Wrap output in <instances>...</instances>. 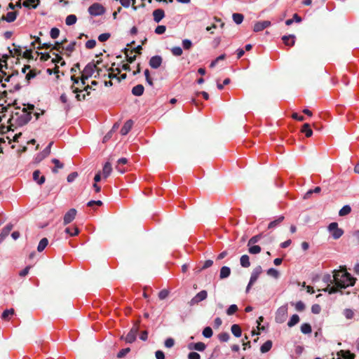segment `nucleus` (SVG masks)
<instances>
[{
	"instance_id": "f257e3e1",
	"label": "nucleus",
	"mask_w": 359,
	"mask_h": 359,
	"mask_svg": "<svg viewBox=\"0 0 359 359\" xmlns=\"http://www.w3.org/2000/svg\"><path fill=\"white\" fill-rule=\"evenodd\" d=\"M333 280L335 286L330 287V284L323 290L330 294L337 292L339 288H346L348 286H353L355 284V279L353 278L346 271H334Z\"/></svg>"
},
{
	"instance_id": "f03ea898",
	"label": "nucleus",
	"mask_w": 359,
	"mask_h": 359,
	"mask_svg": "<svg viewBox=\"0 0 359 359\" xmlns=\"http://www.w3.org/2000/svg\"><path fill=\"white\" fill-rule=\"evenodd\" d=\"M32 118L30 112L24 107L21 111H15L13 113L11 118L8 119V123L12 126L11 121H14L16 126H23L29 123Z\"/></svg>"
},
{
	"instance_id": "7ed1b4c3",
	"label": "nucleus",
	"mask_w": 359,
	"mask_h": 359,
	"mask_svg": "<svg viewBox=\"0 0 359 359\" xmlns=\"http://www.w3.org/2000/svg\"><path fill=\"white\" fill-rule=\"evenodd\" d=\"M140 320H137L133 325V327L130 329L126 337H125V341L127 343H133L135 341L137 334L139 332V326H140Z\"/></svg>"
},
{
	"instance_id": "20e7f679",
	"label": "nucleus",
	"mask_w": 359,
	"mask_h": 359,
	"mask_svg": "<svg viewBox=\"0 0 359 359\" xmlns=\"http://www.w3.org/2000/svg\"><path fill=\"white\" fill-rule=\"evenodd\" d=\"M287 305H283L279 307L276 311L275 320L278 323H284L287 317Z\"/></svg>"
},
{
	"instance_id": "39448f33",
	"label": "nucleus",
	"mask_w": 359,
	"mask_h": 359,
	"mask_svg": "<svg viewBox=\"0 0 359 359\" xmlns=\"http://www.w3.org/2000/svg\"><path fill=\"white\" fill-rule=\"evenodd\" d=\"M327 229L332 238L335 240L339 239L344 234V230L339 228L338 223L337 222L330 223Z\"/></svg>"
},
{
	"instance_id": "423d86ee",
	"label": "nucleus",
	"mask_w": 359,
	"mask_h": 359,
	"mask_svg": "<svg viewBox=\"0 0 359 359\" xmlns=\"http://www.w3.org/2000/svg\"><path fill=\"white\" fill-rule=\"evenodd\" d=\"M262 273V269L261 266H257L253 269V271L251 273L250 282L246 288V292H249L251 286L257 281L259 275Z\"/></svg>"
},
{
	"instance_id": "0eeeda50",
	"label": "nucleus",
	"mask_w": 359,
	"mask_h": 359,
	"mask_svg": "<svg viewBox=\"0 0 359 359\" xmlns=\"http://www.w3.org/2000/svg\"><path fill=\"white\" fill-rule=\"evenodd\" d=\"M88 12L93 16L101 15L104 13L105 8L100 4L95 3L88 8Z\"/></svg>"
},
{
	"instance_id": "6e6552de",
	"label": "nucleus",
	"mask_w": 359,
	"mask_h": 359,
	"mask_svg": "<svg viewBox=\"0 0 359 359\" xmlns=\"http://www.w3.org/2000/svg\"><path fill=\"white\" fill-rule=\"evenodd\" d=\"M102 62V59L97 60L96 62H90L84 67L83 72L86 74V75L92 76L93 73L95 72L96 66L101 64Z\"/></svg>"
},
{
	"instance_id": "1a4fd4ad",
	"label": "nucleus",
	"mask_w": 359,
	"mask_h": 359,
	"mask_svg": "<svg viewBox=\"0 0 359 359\" xmlns=\"http://www.w3.org/2000/svg\"><path fill=\"white\" fill-rule=\"evenodd\" d=\"M208 297V292L206 290H201L197 293L189 302V306H194L198 304L199 302L205 300Z\"/></svg>"
},
{
	"instance_id": "9d476101",
	"label": "nucleus",
	"mask_w": 359,
	"mask_h": 359,
	"mask_svg": "<svg viewBox=\"0 0 359 359\" xmlns=\"http://www.w3.org/2000/svg\"><path fill=\"white\" fill-rule=\"evenodd\" d=\"M77 211L75 208L69 209L64 215L63 218V224L64 225H67L71 223L76 215Z\"/></svg>"
},
{
	"instance_id": "9b49d317",
	"label": "nucleus",
	"mask_w": 359,
	"mask_h": 359,
	"mask_svg": "<svg viewBox=\"0 0 359 359\" xmlns=\"http://www.w3.org/2000/svg\"><path fill=\"white\" fill-rule=\"evenodd\" d=\"M271 23L269 20H264L260 22H257L253 27V31L255 32H259L264 29L265 28L271 26Z\"/></svg>"
},
{
	"instance_id": "f8f14e48",
	"label": "nucleus",
	"mask_w": 359,
	"mask_h": 359,
	"mask_svg": "<svg viewBox=\"0 0 359 359\" xmlns=\"http://www.w3.org/2000/svg\"><path fill=\"white\" fill-rule=\"evenodd\" d=\"M162 60V57L159 55L153 56L149 60V65L151 68L157 69L161 65Z\"/></svg>"
},
{
	"instance_id": "ddd939ff",
	"label": "nucleus",
	"mask_w": 359,
	"mask_h": 359,
	"mask_svg": "<svg viewBox=\"0 0 359 359\" xmlns=\"http://www.w3.org/2000/svg\"><path fill=\"white\" fill-rule=\"evenodd\" d=\"M13 229V225L9 224L4 227L0 233V243L8 236Z\"/></svg>"
},
{
	"instance_id": "4468645a",
	"label": "nucleus",
	"mask_w": 359,
	"mask_h": 359,
	"mask_svg": "<svg viewBox=\"0 0 359 359\" xmlns=\"http://www.w3.org/2000/svg\"><path fill=\"white\" fill-rule=\"evenodd\" d=\"M154 20L156 22H159L164 17L165 13L163 9L158 8L153 11Z\"/></svg>"
},
{
	"instance_id": "2eb2a0df",
	"label": "nucleus",
	"mask_w": 359,
	"mask_h": 359,
	"mask_svg": "<svg viewBox=\"0 0 359 359\" xmlns=\"http://www.w3.org/2000/svg\"><path fill=\"white\" fill-rule=\"evenodd\" d=\"M41 172L39 170H36L33 172V180L39 185L43 184L45 182L46 177L44 175L40 177Z\"/></svg>"
},
{
	"instance_id": "dca6fc26",
	"label": "nucleus",
	"mask_w": 359,
	"mask_h": 359,
	"mask_svg": "<svg viewBox=\"0 0 359 359\" xmlns=\"http://www.w3.org/2000/svg\"><path fill=\"white\" fill-rule=\"evenodd\" d=\"M339 358L337 359H354L355 354L351 353L349 351H340L337 353Z\"/></svg>"
},
{
	"instance_id": "f3484780",
	"label": "nucleus",
	"mask_w": 359,
	"mask_h": 359,
	"mask_svg": "<svg viewBox=\"0 0 359 359\" xmlns=\"http://www.w3.org/2000/svg\"><path fill=\"white\" fill-rule=\"evenodd\" d=\"M133 125V121L132 120H128L123 127L121 129V133L122 135H127L129 131L131 130Z\"/></svg>"
},
{
	"instance_id": "a211bd4d",
	"label": "nucleus",
	"mask_w": 359,
	"mask_h": 359,
	"mask_svg": "<svg viewBox=\"0 0 359 359\" xmlns=\"http://www.w3.org/2000/svg\"><path fill=\"white\" fill-rule=\"evenodd\" d=\"M18 13L16 11L8 12L6 16L1 17L2 20H5L8 22H13L17 18Z\"/></svg>"
},
{
	"instance_id": "6ab92c4d",
	"label": "nucleus",
	"mask_w": 359,
	"mask_h": 359,
	"mask_svg": "<svg viewBox=\"0 0 359 359\" xmlns=\"http://www.w3.org/2000/svg\"><path fill=\"white\" fill-rule=\"evenodd\" d=\"M282 40L286 46H292L295 43V36L293 34L283 36Z\"/></svg>"
},
{
	"instance_id": "aec40b11",
	"label": "nucleus",
	"mask_w": 359,
	"mask_h": 359,
	"mask_svg": "<svg viewBox=\"0 0 359 359\" xmlns=\"http://www.w3.org/2000/svg\"><path fill=\"white\" fill-rule=\"evenodd\" d=\"M301 132L304 133L306 137H310L313 135V130L309 123H304L302 127Z\"/></svg>"
},
{
	"instance_id": "412c9836",
	"label": "nucleus",
	"mask_w": 359,
	"mask_h": 359,
	"mask_svg": "<svg viewBox=\"0 0 359 359\" xmlns=\"http://www.w3.org/2000/svg\"><path fill=\"white\" fill-rule=\"evenodd\" d=\"M285 219V217L283 215L278 216L276 219L271 222L268 225V229H273L278 226L281 222Z\"/></svg>"
},
{
	"instance_id": "4be33fe9",
	"label": "nucleus",
	"mask_w": 359,
	"mask_h": 359,
	"mask_svg": "<svg viewBox=\"0 0 359 359\" xmlns=\"http://www.w3.org/2000/svg\"><path fill=\"white\" fill-rule=\"evenodd\" d=\"M231 274V269L229 266H222L219 272V278L224 279L228 278Z\"/></svg>"
},
{
	"instance_id": "5701e85b",
	"label": "nucleus",
	"mask_w": 359,
	"mask_h": 359,
	"mask_svg": "<svg viewBox=\"0 0 359 359\" xmlns=\"http://www.w3.org/2000/svg\"><path fill=\"white\" fill-rule=\"evenodd\" d=\"M112 171V167L109 162H107L102 169V175L104 178H107Z\"/></svg>"
},
{
	"instance_id": "b1692460",
	"label": "nucleus",
	"mask_w": 359,
	"mask_h": 359,
	"mask_svg": "<svg viewBox=\"0 0 359 359\" xmlns=\"http://www.w3.org/2000/svg\"><path fill=\"white\" fill-rule=\"evenodd\" d=\"M144 86L142 84H138L133 88L132 93L135 96H141L144 93Z\"/></svg>"
},
{
	"instance_id": "393cba45",
	"label": "nucleus",
	"mask_w": 359,
	"mask_h": 359,
	"mask_svg": "<svg viewBox=\"0 0 359 359\" xmlns=\"http://www.w3.org/2000/svg\"><path fill=\"white\" fill-rule=\"evenodd\" d=\"M128 163V159L126 158H121L117 161V165L116 166V169L120 173H124L126 170L124 168H120V165H125Z\"/></svg>"
},
{
	"instance_id": "a878e982",
	"label": "nucleus",
	"mask_w": 359,
	"mask_h": 359,
	"mask_svg": "<svg viewBox=\"0 0 359 359\" xmlns=\"http://www.w3.org/2000/svg\"><path fill=\"white\" fill-rule=\"evenodd\" d=\"M231 331L232 332V334L236 337H240L241 336V334H242V330H241V327L237 325V324H233L231 327Z\"/></svg>"
},
{
	"instance_id": "bb28decb",
	"label": "nucleus",
	"mask_w": 359,
	"mask_h": 359,
	"mask_svg": "<svg viewBox=\"0 0 359 359\" xmlns=\"http://www.w3.org/2000/svg\"><path fill=\"white\" fill-rule=\"evenodd\" d=\"M271 347H272V341L271 340H267L260 347V351L262 353H265L271 350Z\"/></svg>"
},
{
	"instance_id": "cd10ccee",
	"label": "nucleus",
	"mask_w": 359,
	"mask_h": 359,
	"mask_svg": "<svg viewBox=\"0 0 359 359\" xmlns=\"http://www.w3.org/2000/svg\"><path fill=\"white\" fill-rule=\"evenodd\" d=\"M241 265L244 268H248L250 266V258L247 255H243L240 259Z\"/></svg>"
},
{
	"instance_id": "c85d7f7f",
	"label": "nucleus",
	"mask_w": 359,
	"mask_h": 359,
	"mask_svg": "<svg viewBox=\"0 0 359 359\" xmlns=\"http://www.w3.org/2000/svg\"><path fill=\"white\" fill-rule=\"evenodd\" d=\"M72 89L73 90V92L74 93H76V98L78 101L84 100L86 99V94H83V95L80 94V93H81L83 91L82 90H79L77 88H74V86H72Z\"/></svg>"
},
{
	"instance_id": "c756f323",
	"label": "nucleus",
	"mask_w": 359,
	"mask_h": 359,
	"mask_svg": "<svg viewBox=\"0 0 359 359\" xmlns=\"http://www.w3.org/2000/svg\"><path fill=\"white\" fill-rule=\"evenodd\" d=\"M48 239L46 238H42L39 241V243L37 247V250L39 252H42L46 248V247L48 245Z\"/></svg>"
},
{
	"instance_id": "7c9ffc66",
	"label": "nucleus",
	"mask_w": 359,
	"mask_h": 359,
	"mask_svg": "<svg viewBox=\"0 0 359 359\" xmlns=\"http://www.w3.org/2000/svg\"><path fill=\"white\" fill-rule=\"evenodd\" d=\"M299 321V317L297 314H294L292 316L290 320L287 323V325L290 327L294 326Z\"/></svg>"
},
{
	"instance_id": "2f4dec72",
	"label": "nucleus",
	"mask_w": 359,
	"mask_h": 359,
	"mask_svg": "<svg viewBox=\"0 0 359 359\" xmlns=\"http://www.w3.org/2000/svg\"><path fill=\"white\" fill-rule=\"evenodd\" d=\"M232 18L236 24L240 25L243 21L244 16L243 14L241 13H233L232 15Z\"/></svg>"
},
{
	"instance_id": "473e14b6",
	"label": "nucleus",
	"mask_w": 359,
	"mask_h": 359,
	"mask_svg": "<svg viewBox=\"0 0 359 359\" xmlns=\"http://www.w3.org/2000/svg\"><path fill=\"white\" fill-rule=\"evenodd\" d=\"M13 46H14L13 50L9 49L10 54L13 57V52L15 54H16L18 56H20L22 55V50L21 47L18 45H16L15 43H13Z\"/></svg>"
},
{
	"instance_id": "72a5a7b5",
	"label": "nucleus",
	"mask_w": 359,
	"mask_h": 359,
	"mask_svg": "<svg viewBox=\"0 0 359 359\" xmlns=\"http://www.w3.org/2000/svg\"><path fill=\"white\" fill-rule=\"evenodd\" d=\"M351 212V208L348 205H346L339 212V215L342 217L348 215Z\"/></svg>"
},
{
	"instance_id": "f704fd0d",
	"label": "nucleus",
	"mask_w": 359,
	"mask_h": 359,
	"mask_svg": "<svg viewBox=\"0 0 359 359\" xmlns=\"http://www.w3.org/2000/svg\"><path fill=\"white\" fill-rule=\"evenodd\" d=\"M248 247H249L248 252H249V253H250L252 255L259 254L262 250L260 246H259V245H252Z\"/></svg>"
},
{
	"instance_id": "c9c22d12",
	"label": "nucleus",
	"mask_w": 359,
	"mask_h": 359,
	"mask_svg": "<svg viewBox=\"0 0 359 359\" xmlns=\"http://www.w3.org/2000/svg\"><path fill=\"white\" fill-rule=\"evenodd\" d=\"M77 18L75 15H69L65 20V23L67 25H72L76 22Z\"/></svg>"
},
{
	"instance_id": "e433bc0d",
	"label": "nucleus",
	"mask_w": 359,
	"mask_h": 359,
	"mask_svg": "<svg viewBox=\"0 0 359 359\" xmlns=\"http://www.w3.org/2000/svg\"><path fill=\"white\" fill-rule=\"evenodd\" d=\"M301 332L303 334H310L312 332L311 326L309 323H304L301 325Z\"/></svg>"
},
{
	"instance_id": "4c0bfd02",
	"label": "nucleus",
	"mask_w": 359,
	"mask_h": 359,
	"mask_svg": "<svg viewBox=\"0 0 359 359\" xmlns=\"http://www.w3.org/2000/svg\"><path fill=\"white\" fill-rule=\"evenodd\" d=\"M109 72H109L107 74H104V76H107L108 78L112 79H118V74L121 72L120 69H116V70L117 71V74H114L113 72H114V69L112 68H109L107 69Z\"/></svg>"
},
{
	"instance_id": "58836bf2",
	"label": "nucleus",
	"mask_w": 359,
	"mask_h": 359,
	"mask_svg": "<svg viewBox=\"0 0 359 359\" xmlns=\"http://www.w3.org/2000/svg\"><path fill=\"white\" fill-rule=\"evenodd\" d=\"M262 237V233H260V234H258V235L252 236L248 241V246H250L252 245H255V243H257L261 239Z\"/></svg>"
},
{
	"instance_id": "ea45409f",
	"label": "nucleus",
	"mask_w": 359,
	"mask_h": 359,
	"mask_svg": "<svg viewBox=\"0 0 359 359\" xmlns=\"http://www.w3.org/2000/svg\"><path fill=\"white\" fill-rule=\"evenodd\" d=\"M321 191V188L320 187H316L314 189H309L304 195V198H309L312 194L316 193L318 194Z\"/></svg>"
},
{
	"instance_id": "a19ab883",
	"label": "nucleus",
	"mask_w": 359,
	"mask_h": 359,
	"mask_svg": "<svg viewBox=\"0 0 359 359\" xmlns=\"http://www.w3.org/2000/svg\"><path fill=\"white\" fill-rule=\"evenodd\" d=\"M193 346V348L198 351H203L206 348V345L201 341L194 344Z\"/></svg>"
},
{
	"instance_id": "79ce46f5",
	"label": "nucleus",
	"mask_w": 359,
	"mask_h": 359,
	"mask_svg": "<svg viewBox=\"0 0 359 359\" xmlns=\"http://www.w3.org/2000/svg\"><path fill=\"white\" fill-rule=\"evenodd\" d=\"M202 334L204 337L210 338L213 334V332L210 327H205L203 329Z\"/></svg>"
},
{
	"instance_id": "37998d69",
	"label": "nucleus",
	"mask_w": 359,
	"mask_h": 359,
	"mask_svg": "<svg viewBox=\"0 0 359 359\" xmlns=\"http://www.w3.org/2000/svg\"><path fill=\"white\" fill-rule=\"evenodd\" d=\"M229 334L227 332H222L218 334V339L222 342H226L229 339Z\"/></svg>"
},
{
	"instance_id": "c03bdc74",
	"label": "nucleus",
	"mask_w": 359,
	"mask_h": 359,
	"mask_svg": "<svg viewBox=\"0 0 359 359\" xmlns=\"http://www.w3.org/2000/svg\"><path fill=\"white\" fill-rule=\"evenodd\" d=\"M238 308L236 304H231L226 310V314L228 316L233 315L237 311Z\"/></svg>"
},
{
	"instance_id": "a18cd8bd",
	"label": "nucleus",
	"mask_w": 359,
	"mask_h": 359,
	"mask_svg": "<svg viewBox=\"0 0 359 359\" xmlns=\"http://www.w3.org/2000/svg\"><path fill=\"white\" fill-rule=\"evenodd\" d=\"M37 74V72L36 71V69H31L28 74H27L26 76H25V79L26 81H27V83H29V81L32 79H34Z\"/></svg>"
},
{
	"instance_id": "49530a36",
	"label": "nucleus",
	"mask_w": 359,
	"mask_h": 359,
	"mask_svg": "<svg viewBox=\"0 0 359 359\" xmlns=\"http://www.w3.org/2000/svg\"><path fill=\"white\" fill-rule=\"evenodd\" d=\"M169 293H170V292L168 290L163 289L158 292V298L161 300H163L168 297Z\"/></svg>"
},
{
	"instance_id": "de8ad7c7",
	"label": "nucleus",
	"mask_w": 359,
	"mask_h": 359,
	"mask_svg": "<svg viewBox=\"0 0 359 359\" xmlns=\"http://www.w3.org/2000/svg\"><path fill=\"white\" fill-rule=\"evenodd\" d=\"M171 52L175 56H180L182 54V49L180 46H175L172 48Z\"/></svg>"
},
{
	"instance_id": "09e8293b",
	"label": "nucleus",
	"mask_w": 359,
	"mask_h": 359,
	"mask_svg": "<svg viewBox=\"0 0 359 359\" xmlns=\"http://www.w3.org/2000/svg\"><path fill=\"white\" fill-rule=\"evenodd\" d=\"M14 313V309H6L5 310L2 315H1V318L4 319V320H7L8 316L10 315H13Z\"/></svg>"
},
{
	"instance_id": "8fccbe9b",
	"label": "nucleus",
	"mask_w": 359,
	"mask_h": 359,
	"mask_svg": "<svg viewBox=\"0 0 359 359\" xmlns=\"http://www.w3.org/2000/svg\"><path fill=\"white\" fill-rule=\"evenodd\" d=\"M65 232L69 234L71 236H77L79 234V230L78 227L75 226L74 228V231H72L69 227H67L65 229Z\"/></svg>"
},
{
	"instance_id": "3c124183",
	"label": "nucleus",
	"mask_w": 359,
	"mask_h": 359,
	"mask_svg": "<svg viewBox=\"0 0 359 359\" xmlns=\"http://www.w3.org/2000/svg\"><path fill=\"white\" fill-rule=\"evenodd\" d=\"M55 55V57L52 60L53 63H58L60 62L61 66L65 65V62L63 60L62 57L60 56L58 54L54 53Z\"/></svg>"
},
{
	"instance_id": "603ef678",
	"label": "nucleus",
	"mask_w": 359,
	"mask_h": 359,
	"mask_svg": "<svg viewBox=\"0 0 359 359\" xmlns=\"http://www.w3.org/2000/svg\"><path fill=\"white\" fill-rule=\"evenodd\" d=\"M60 34V29L57 27H53L51 29L50 35L52 39H57Z\"/></svg>"
},
{
	"instance_id": "864d4df0",
	"label": "nucleus",
	"mask_w": 359,
	"mask_h": 359,
	"mask_svg": "<svg viewBox=\"0 0 359 359\" xmlns=\"http://www.w3.org/2000/svg\"><path fill=\"white\" fill-rule=\"evenodd\" d=\"M294 305V303H292ZM295 309L297 311H303L305 309V304L302 302L299 301L296 304H294Z\"/></svg>"
},
{
	"instance_id": "5fc2aeb1",
	"label": "nucleus",
	"mask_w": 359,
	"mask_h": 359,
	"mask_svg": "<svg viewBox=\"0 0 359 359\" xmlns=\"http://www.w3.org/2000/svg\"><path fill=\"white\" fill-rule=\"evenodd\" d=\"M144 76H145V79H146V81H147V83L149 86H152L154 85V83H153L152 79L150 76V74H149V69H147L144 70Z\"/></svg>"
},
{
	"instance_id": "6e6d98bb",
	"label": "nucleus",
	"mask_w": 359,
	"mask_h": 359,
	"mask_svg": "<svg viewBox=\"0 0 359 359\" xmlns=\"http://www.w3.org/2000/svg\"><path fill=\"white\" fill-rule=\"evenodd\" d=\"M21 55H22L24 58L33 60L32 49L26 50Z\"/></svg>"
},
{
	"instance_id": "4d7b16f0",
	"label": "nucleus",
	"mask_w": 359,
	"mask_h": 359,
	"mask_svg": "<svg viewBox=\"0 0 359 359\" xmlns=\"http://www.w3.org/2000/svg\"><path fill=\"white\" fill-rule=\"evenodd\" d=\"M267 274L269 276H273L276 278H277L279 276L278 271L273 268H271V269H268Z\"/></svg>"
},
{
	"instance_id": "13d9d810",
	"label": "nucleus",
	"mask_w": 359,
	"mask_h": 359,
	"mask_svg": "<svg viewBox=\"0 0 359 359\" xmlns=\"http://www.w3.org/2000/svg\"><path fill=\"white\" fill-rule=\"evenodd\" d=\"M110 36H111V34L109 33L101 34L98 36V40L101 42L106 41L109 39Z\"/></svg>"
},
{
	"instance_id": "bf43d9fd",
	"label": "nucleus",
	"mask_w": 359,
	"mask_h": 359,
	"mask_svg": "<svg viewBox=\"0 0 359 359\" xmlns=\"http://www.w3.org/2000/svg\"><path fill=\"white\" fill-rule=\"evenodd\" d=\"M130 348H123L121 349L118 353H117V357L118 358H123L124 357L127 353H128L130 352Z\"/></svg>"
},
{
	"instance_id": "052dcab7",
	"label": "nucleus",
	"mask_w": 359,
	"mask_h": 359,
	"mask_svg": "<svg viewBox=\"0 0 359 359\" xmlns=\"http://www.w3.org/2000/svg\"><path fill=\"white\" fill-rule=\"evenodd\" d=\"M182 45H183V48L185 50H189V49H190L191 48L192 43H191V41L189 39H184L182 41Z\"/></svg>"
},
{
	"instance_id": "680f3d73",
	"label": "nucleus",
	"mask_w": 359,
	"mask_h": 359,
	"mask_svg": "<svg viewBox=\"0 0 359 359\" xmlns=\"http://www.w3.org/2000/svg\"><path fill=\"white\" fill-rule=\"evenodd\" d=\"M166 30V27L164 25H158L155 29V33L157 34H162Z\"/></svg>"
},
{
	"instance_id": "e2e57ef3",
	"label": "nucleus",
	"mask_w": 359,
	"mask_h": 359,
	"mask_svg": "<svg viewBox=\"0 0 359 359\" xmlns=\"http://www.w3.org/2000/svg\"><path fill=\"white\" fill-rule=\"evenodd\" d=\"M96 45V41L94 39H90V40H88L87 41V42L86 43V48L88 49H92Z\"/></svg>"
},
{
	"instance_id": "0e129e2a",
	"label": "nucleus",
	"mask_w": 359,
	"mask_h": 359,
	"mask_svg": "<svg viewBox=\"0 0 359 359\" xmlns=\"http://www.w3.org/2000/svg\"><path fill=\"white\" fill-rule=\"evenodd\" d=\"M175 344V340L172 338H168L165 341V346L167 348H172Z\"/></svg>"
},
{
	"instance_id": "69168bd1",
	"label": "nucleus",
	"mask_w": 359,
	"mask_h": 359,
	"mask_svg": "<svg viewBox=\"0 0 359 359\" xmlns=\"http://www.w3.org/2000/svg\"><path fill=\"white\" fill-rule=\"evenodd\" d=\"M77 172H73L67 176V180L68 182H72L77 177Z\"/></svg>"
},
{
	"instance_id": "338daca9",
	"label": "nucleus",
	"mask_w": 359,
	"mask_h": 359,
	"mask_svg": "<svg viewBox=\"0 0 359 359\" xmlns=\"http://www.w3.org/2000/svg\"><path fill=\"white\" fill-rule=\"evenodd\" d=\"M353 242L356 245H359V230H356L353 233Z\"/></svg>"
},
{
	"instance_id": "774afa93",
	"label": "nucleus",
	"mask_w": 359,
	"mask_h": 359,
	"mask_svg": "<svg viewBox=\"0 0 359 359\" xmlns=\"http://www.w3.org/2000/svg\"><path fill=\"white\" fill-rule=\"evenodd\" d=\"M189 359H201V355L196 352H190L188 354Z\"/></svg>"
}]
</instances>
